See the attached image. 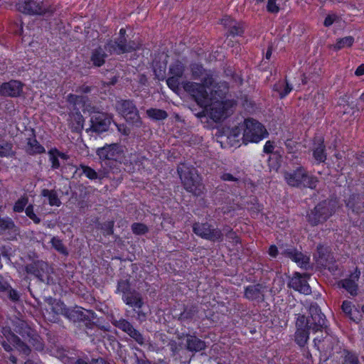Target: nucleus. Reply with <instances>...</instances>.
Here are the masks:
<instances>
[{
    "label": "nucleus",
    "mask_w": 364,
    "mask_h": 364,
    "mask_svg": "<svg viewBox=\"0 0 364 364\" xmlns=\"http://www.w3.org/2000/svg\"><path fill=\"white\" fill-rule=\"evenodd\" d=\"M221 23L228 28L232 36L240 35L242 33V28L240 24L230 17L225 16L221 20Z\"/></svg>",
    "instance_id": "nucleus-22"
},
{
    "label": "nucleus",
    "mask_w": 364,
    "mask_h": 364,
    "mask_svg": "<svg viewBox=\"0 0 364 364\" xmlns=\"http://www.w3.org/2000/svg\"><path fill=\"white\" fill-rule=\"evenodd\" d=\"M178 173L184 185L185 188L194 195H200L203 189L201 178L193 168L181 164L178 168Z\"/></svg>",
    "instance_id": "nucleus-4"
},
{
    "label": "nucleus",
    "mask_w": 364,
    "mask_h": 364,
    "mask_svg": "<svg viewBox=\"0 0 364 364\" xmlns=\"http://www.w3.org/2000/svg\"><path fill=\"white\" fill-rule=\"evenodd\" d=\"M137 314L139 318L141 320L144 319L146 317L145 314L141 313V311H138Z\"/></svg>",
    "instance_id": "nucleus-60"
},
{
    "label": "nucleus",
    "mask_w": 364,
    "mask_h": 364,
    "mask_svg": "<svg viewBox=\"0 0 364 364\" xmlns=\"http://www.w3.org/2000/svg\"><path fill=\"white\" fill-rule=\"evenodd\" d=\"M342 311L348 316L351 320L358 322L361 319L360 311L355 307L352 302L349 301H343L341 306Z\"/></svg>",
    "instance_id": "nucleus-20"
},
{
    "label": "nucleus",
    "mask_w": 364,
    "mask_h": 364,
    "mask_svg": "<svg viewBox=\"0 0 364 364\" xmlns=\"http://www.w3.org/2000/svg\"><path fill=\"white\" fill-rule=\"evenodd\" d=\"M292 90V86L286 81H279L274 86V90L277 92L281 98L287 96Z\"/></svg>",
    "instance_id": "nucleus-26"
},
{
    "label": "nucleus",
    "mask_w": 364,
    "mask_h": 364,
    "mask_svg": "<svg viewBox=\"0 0 364 364\" xmlns=\"http://www.w3.org/2000/svg\"><path fill=\"white\" fill-rule=\"evenodd\" d=\"M7 289L9 290V296L11 299L16 301L18 299V294L15 290L11 289H9V288Z\"/></svg>",
    "instance_id": "nucleus-53"
},
{
    "label": "nucleus",
    "mask_w": 364,
    "mask_h": 364,
    "mask_svg": "<svg viewBox=\"0 0 364 364\" xmlns=\"http://www.w3.org/2000/svg\"><path fill=\"white\" fill-rule=\"evenodd\" d=\"M23 91V84L17 80H11L0 87V94L9 97H18Z\"/></svg>",
    "instance_id": "nucleus-15"
},
{
    "label": "nucleus",
    "mask_w": 364,
    "mask_h": 364,
    "mask_svg": "<svg viewBox=\"0 0 364 364\" xmlns=\"http://www.w3.org/2000/svg\"><path fill=\"white\" fill-rule=\"evenodd\" d=\"M117 326L127 332L132 338L140 344L144 343V338L139 332L135 330L133 326L125 320H120L117 322Z\"/></svg>",
    "instance_id": "nucleus-19"
},
{
    "label": "nucleus",
    "mask_w": 364,
    "mask_h": 364,
    "mask_svg": "<svg viewBox=\"0 0 364 364\" xmlns=\"http://www.w3.org/2000/svg\"><path fill=\"white\" fill-rule=\"evenodd\" d=\"M112 118L106 114L100 113L92 117L91 128L95 132H104L108 130Z\"/></svg>",
    "instance_id": "nucleus-13"
},
{
    "label": "nucleus",
    "mask_w": 364,
    "mask_h": 364,
    "mask_svg": "<svg viewBox=\"0 0 364 364\" xmlns=\"http://www.w3.org/2000/svg\"><path fill=\"white\" fill-rule=\"evenodd\" d=\"M284 178L287 183L291 186H304L314 188L317 183L316 178L306 174L302 168H299L293 172L287 173Z\"/></svg>",
    "instance_id": "nucleus-6"
},
{
    "label": "nucleus",
    "mask_w": 364,
    "mask_h": 364,
    "mask_svg": "<svg viewBox=\"0 0 364 364\" xmlns=\"http://www.w3.org/2000/svg\"><path fill=\"white\" fill-rule=\"evenodd\" d=\"M4 334L6 336L8 342L12 344L13 346L18 350L25 355H28L29 353V348L14 333H11L8 330H4Z\"/></svg>",
    "instance_id": "nucleus-18"
},
{
    "label": "nucleus",
    "mask_w": 364,
    "mask_h": 364,
    "mask_svg": "<svg viewBox=\"0 0 364 364\" xmlns=\"http://www.w3.org/2000/svg\"><path fill=\"white\" fill-rule=\"evenodd\" d=\"M354 43V38L352 36H346L336 40V43L331 46V48L335 50H339L350 48Z\"/></svg>",
    "instance_id": "nucleus-25"
},
{
    "label": "nucleus",
    "mask_w": 364,
    "mask_h": 364,
    "mask_svg": "<svg viewBox=\"0 0 364 364\" xmlns=\"http://www.w3.org/2000/svg\"><path fill=\"white\" fill-rule=\"evenodd\" d=\"M192 73L194 78L200 79L203 84L191 82L181 83L180 77L171 75L166 80L167 85L176 93L179 92L181 87L195 99L203 109L201 112L196 114L198 117H209L214 122L225 119L232 112L235 105L232 100L225 98L227 85H222L223 90L219 89L220 86L213 85V75L210 71L204 70L200 65H194Z\"/></svg>",
    "instance_id": "nucleus-1"
},
{
    "label": "nucleus",
    "mask_w": 364,
    "mask_h": 364,
    "mask_svg": "<svg viewBox=\"0 0 364 364\" xmlns=\"http://www.w3.org/2000/svg\"><path fill=\"white\" fill-rule=\"evenodd\" d=\"M26 215L31 219L35 223L40 222V218L33 213V208L32 205H29L26 208Z\"/></svg>",
    "instance_id": "nucleus-43"
},
{
    "label": "nucleus",
    "mask_w": 364,
    "mask_h": 364,
    "mask_svg": "<svg viewBox=\"0 0 364 364\" xmlns=\"http://www.w3.org/2000/svg\"><path fill=\"white\" fill-rule=\"evenodd\" d=\"M117 290L123 293L122 299L127 305L139 309L141 307L143 303L141 296L139 294L129 291V284L127 282H119Z\"/></svg>",
    "instance_id": "nucleus-8"
},
{
    "label": "nucleus",
    "mask_w": 364,
    "mask_h": 364,
    "mask_svg": "<svg viewBox=\"0 0 364 364\" xmlns=\"http://www.w3.org/2000/svg\"><path fill=\"white\" fill-rule=\"evenodd\" d=\"M222 179L223 181H233L237 180V178L236 177H235L233 175L228 173H223L222 176Z\"/></svg>",
    "instance_id": "nucleus-52"
},
{
    "label": "nucleus",
    "mask_w": 364,
    "mask_h": 364,
    "mask_svg": "<svg viewBox=\"0 0 364 364\" xmlns=\"http://www.w3.org/2000/svg\"><path fill=\"white\" fill-rule=\"evenodd\" d=\"M97 154L102 162L107 161H122L124 148L117 144H107L97 150Z\"/></svg>",
    "instance_id": "nucleus-7"
},
{
    "label": "nucleus",
    "mask_w": 364,
    "mask_h": 364,
    "mask_svg": "<svg viewBox=\"0 0 364 364\" xmlns=\"http://www.w3.org/2000/svg\"><path fill=\"white\" fill-rule=\"evenodd\" d=\"M77 364H88V363L82 359H79L77 360Z\"/></svg>",
    "instance_id": "nucleus-61"
},
{
    "label": "nucleus",
    "mask_w": 364,
    "mask_h": 364,
    "mask_svg": "<svg viewBox=\"0 0 364 364\" xmlns=\"http://www.w3.org/2000/svg\"><path fill=\"white\" fill-rule=\"evenodd\" d=\"M311 318L307 319L304 315H298L296 321V331L295 341L300 346L306 344L309 339V330L314 332L321 331L326 326L325 316L317 305L310 307Z\"/></svg>",
    "instance_id": "nucleus-3"
},
{
    "label": "nucleus",
    "mask_w": 364,
    "mask_h": 364,
    "mask_svg": "<svg viewBox=\"0 0 364 364\" xmlns=\"http://www.w3.org/2000/svg\"><path fill=\"white\" fill-rule=\"evenodd\" d=\"M117 129L119 132H121L122 134H124V135H127L129 134V130L127 129V127H125L124 125L123 124H117Z\"/></svg>",
    "instance_id": "nucleus-54"
},
{
    "label": "nucleus",
    "mask_w": 364,
    "mask_h": 364,
    "mask_svg": "<svg viewBox=\"0 0 364 364\" xmlns=\"http://www.w3.org/2000/svg\"><path fill=\"white\" fill-rule=\"evenodd\" d=\"M267 291V289L262 285H251L245 289V295L248 299L259 301L264 299Z\"/></svg>",
    "instance_id": "nucleus-16"
},
{
    "label": "nucleus",
    "mask_w": 364,
    "mask_h": 364,
    "mask_svg": "<svg viewBox=\"0 0 364 364\" xmlns=\"http://www.w3.org/2000/svg\"><path fill=\"white\" fill-rule=\"evenodd\" d=\"M119 34L121 35L122 37H123L124 35L125 34V30L124 28H121L119 31Z\"/></svg>",
    "instance_id": "nucleus-63"
},
{
    "label": "nucleus",
    "mask_w": 364,
    "mask_h": 364,
    "mask_svg": "<svg viewBox=\"0 0 364 364\" xmlns=\"http://www.w3.org/2000/svg\"><path fill=\"white\" fill-rule=\"evenodd\" d=\"M187 348L191 351H200L205 348V343L193 336H188L186 338Z\"/></svg>",
    "instance_id": "nucleus-23"
},
{
    "label": "nucleus",
    "mask_w": 364,
    "mask_h": 364,
    "mask_svg": "<svg viewBox=\"0 0 364 364\" xmlns=\"http://www.w3.org/2000/svg\"><path fill=\"white\" fill-rule=\"evenodd\" d=\"M360 275V272L356 268L348 278L341 280L339 282V285L345 289L350 295L355 296L358 293V286L357 282L358 281Z\"/></svg>",
    "instance_id": "nucleus-14"
},
{
    "label": "nucleus",
    "mask_w": 364,
    "mask_h": 364,
    "mask_svg": "<svg viewBox=\"0 0 364 364\" xmlns=\"http://www.w3.org/2000/svg\"><path fill=\"white\" fill-rule=\"evenodd\" d=\"M0 227L2 230L11 229L14 227V223L9 218L1 219L0 220Z\"/></svg>",
    "instance_id": "nucleus-46"
},
{
    "label": "nucleus",
    "mask_w": 364,
    "mask_h": 364,
    "mask_svg": "<svg viewBox=\"0 0 364 364\" xmlns=\"http://www.w3.org/2000/svg\"><path fill=\"white\" fill-rule=\"evenodd\" d=\"M338 19V16L336 14H329L328 15L324 21V26L328 27L331 26L334 22H336Z\"/></svg>",
    "instance_id": "nucleus-47"
},
{
    "label": "nucleus",
    "mask_w": 364,
    "mask_h": 364,
    "mask_svg": "<svg viewBox=\"0 0 364 364\" xmlns=\"http://www.w3.org/2000/svg\"><path fill=\"white\" fill-rule=\"evenodd\" d=\"M13 155L14 151L12 144L0 139V156L9 157Z\"/></svg>",
    "instance_id": "nucleus-29"
},
{
    "label": "nucleus",
    "mask_w": 364,
    "mask_h": 364,
    "mask_svg": "<svg viewBox=\"0 0 364 364\" xmlns=\"http://www.w3.org/2000/svg\"><path fill=\"white\" fill-rule=\"evenodd\" d=\"M132 49V47L127 48L123 40H121L119 43H117L116 47L114 48V51L117 53H123L125 52L130 51Z\"/></svg>",
    "instance_id": "nucleus-41"
},
{
    "label": "nucleus",
    "mask_w": 364,
    "mask_h": 364,
    "mask_svg": "<svg viewBox=\"0 0 364 364\" xmlns=\"http://www.w3.org/2000/svg\"><path fill=\"white\" fill-rule=\"evenodd\" d=\"M75 119H76V122H77V125L75 127V129H80V128H82L83 127V118H82V116L79 113H76L75 115H74Z\"/></svg>",
    "instance_id": "nucleus-51"
},
{
    "label": "nucleus",
    "mask_w": 364,
    "mask_h": 364,
    "mask_svg": "<svg viewBox=\"0 0 364 364\" xmlns=\"http://www.w3.org/2000/svg\"><path fill=\"white\" fill-rule=\"evenodd\" d=\"M36 350H42L43 344L41 341L40 337L33 333H28V340H26Z\"/></svg>",
    "instance_id": "nucleus-31"
},
{
    "label": "nucleus",
    "mask_w": 364,
    "mask_h": 364,
    "mask_svg": "<svg viewBox=\"0 0 364 364\" xmlns=\"http://www.w3.org/2000/svg\"><path fill=\"white\" fill-rule=\"evenodd\" d=\"M358 197L353 196L346 203L347 207L352 209L353 211L358 212L360 210V203L358 202Z\"/></svg>",
    "instance_id": "nucleus-38"
},
{
    "label": "nucleus",
    "mask_w": 364,
    "mask_h": 364,
    "mask_svg": "<svg viewBox=\"0 0 364 364\" xmlns=\"http://www.w3.org/2000/svg\"><path fill=\"white\" fill-rule=\"evenodd\" d=\"M148 116L154 119H163L167 116L165 111L157 109H150L146 111Z\"/></svg>",
    "instance_id": "nucleus-33"
},
{
    "label": "nucleus",
    "mask_w": 364,
    "mask_h": 364,
    "mask_svg": "<svg viewBox=\"0 0 364 364\" xmlns=\"http://www.w3.org/2000/svg\"><path fill=\"white\" fill-rule=\"evenodd\" d=\"M132 230L136 234H143L146 232V227L141 223H134L132 225Z\"/></svg>",
    "instance_id": "nucleus-45"
},
{
    "label": "nucleus",
    "mask_w": 364,
    "mask_h": 364,
    "mask_svg": "<svg viewBox=\"0 0 364 364\" xmlns=\"http://www.w3.org/2000/svg\"><path fill=\"white\" fill-rule=\"evenodd\" d=\"M274 149V142L272 141H266L265 144L264 145L263 151L264 153L270 154V153H272Z\"/></svg>",
    "instance_id": "nucleus-50"
},
{
    "label": "nucleus",
    "mask_w": 364,
    "mask_h": 364,
    "mask_svg": "<svg viewBox=\"0 0 364 364\" xmlns=\"http://www.w3.org/2000/svg\"><path fill=\"white\" fill-rule=\"evenodd\" d=\"M313 156L317 163L324 162L326 159V154L324 150L323 139H318L314 143L313 149Z\"/></svg>",
    "instance_id": "nucleus-21"
},
{
    "label": "nucleus",
    "mask_w": 364,
    "mask_h": 364,
    "mask_svg": "<svg viewBox=\"0 0 364 364\" xmlns=\"http://www.w3.org/2000/svg\"><path fill=\"white\" fill-rule=\"evenodd\" d=\"M117 109L127 121L134 122L139 118L136 108L131 101L124 100L118 102Z\"/></svg>",
    "instance_id": "nucleus-12"
},
{
    "label": "nucleus",
    "mask_w": 364,
    "mask_h": 364,
    "mask_svg": "<svg viewBox=\"0 0 364 364\" xmlns=\"http://www.w3.org/2000/svg\"><path fill=\"white\" fill-rule=\"evenodd\" d=\"M269 254L271 257H275L277 255V248L275 245H272L269 248Z\"/></svg>",
    "instance_id": "nucleus-56"
},
{
    "label": "nucleus",
    "mask_w": 364,
    "mask_h": 364,
    "mask_svg": "<svg viewBox=\"0 0 364 364\" xmlns=\"http://www.w3.org/2000/svg\"><path fill=\"white\" fill-rule=\"evenodd\" d=\"M27 203V198L21 197L15 203L14 205V210L15 212H22Z\"/></svg>",
    "instance_id": "nucleus-39"
},
{
    "label": "nucleus",
    "mask_w": 364,
    "mask_h": 364,
    "mask_svg": "<svg viewBox=\"0 0 364 364\" xmlns=\"http://www.w3.org/2000/svg\"><path fill=\"white\" fill-rule=\"evenodd\" d=\"M68 100L70 103L73 104L75 106H77V109L82 108L84 107L85 97L83 96L70 95L68 97Z\"/></svg>",
    "instance_id": "nucleus-34"
},
{
    "label": "nucleus",
    "mask_w": 364,
    "mask_h": 364,
    "mask_svg": "<svg viewBox=\"0 0 364 364\" xmlns=\"http://www.w3.org/2000/svg\"><path fill=\"white\" fill-rule=\"evenodd\" d=\"M355 75L357 76H361L364 75V64L360 65L355 71Z\"/></svg>",
    "instance_id": "nucleus-57"
},
{
    "label": "nucleus",
    "mask_w": 364,
    "mask_h": 364,
    "mask_svg": "<svg viewBox=\"0 0 364 364\" xmlns=\"http://www.w3.org/2000/svg\"><path fill=\"white\" fill-rule=\"evenodd\" d=\"M51 243H52V245L53 247L56 250H58V252H60V253L62 254H67V252H66V250L65 248L64 247L62 242L60 240L56 238V237H53L52 240H51Z\"/></svg>",
    "instance_id": "nucleus-40"
},
{
    "label": "nucleus",
    "mask_w": 364,
    "mask_h": 364,
    "mask_svg": "<svg viewBox=\"0 0 364 364\" xmlns=\"http://www.w3.org/2000/svg\"><path fill=\"white\" fill-rule=\"evenodd\" d=\"M42 196L48 198L50 205L59 206L60 205V201L54 191L44 189L42 191Z\"/></svg>",
    "instance_id": "nucleus-30"
},
{
    "label": "nucleus",
    "mask_w": 364,
    "mask_h": 364,
    "mask_svg": "<svg viewBox=\"0 0 364 364\" xmlns=\"http://www.w3.org/2000/svg\"><path fill=\"white\" fill-rule=\"evenodd\" d=\"M307 277L308 276L306 274H301L296 272L290 279L289 286L300 293L309 294L311 288L307 283Z\"/></svg>",
    "instance_id": "nucleus-10"
},
{
    "label": "nucleus",
    "mask_w": 364,
    "mask_h": 364,
    "mask_svg": "<svg viewBox=\"0 0 364 364\" xmlns=\"http://www.w3.org/2000/svg\"><path fill=\"white\" fill-rule=\"evenodd\" d=\"M289 257L301 267H306L309 263V257L304 256L301 252L291 251L288 252Z\"/></svg>",
    "instance_id": "nucleus-27"
},
{
    "label": "nucleus",
    "mask_w": 364,
    "mask_h": 364,
    "mask_svg": "<svg viewBox=\"0 0 364 364\" xmlns=\"http://www.w3.org/2000/svg\"><path fill=\"white\" fill-rule=\"evenodd\" d=\"M91 364H109L107 362H105L103 359H96L93 360Z\"/></svg>",
    "instance_id": "nucleus-59"
},
{
    "label": "nucleus",
    "mask_w": 364,
    "mask_h": 364,
    "mask_svg": "<svg viewBox=\"0 0 364 364\" xmlns=\"http://www.w3.org/2000/svg\"><path fill=\"white\" fill-rule=\"evenodd\" d=\"M335 200H325L318 204L314 210L309 215V221L312 225L325 221L336 210Z\"/></svg>",
    "instance_id": "nucleus-5"
},
{
    "label": "nucleus",
    "mask_w": 364,
    "mask_h": 364,
    "mask_svg": "<svg viewBox=\"0 0 364 364\" xmlns=\"http://www.w3.org/2000/svg\"><path fill=\"white\" fill-rule=\"evenodd\" d=\"M82 168L83 173L87 178H89L90 179H95V178H97V172L94 169H92V168L88 167V166H82Z\"/></svg>",
    "instance_id": "nucleus-42"
},
{
    "label": "nucleus",
    "mask_w": 364,
    "mask_h": 364,
    "mask_svg": "<svg viewBox=\"0 0 364 364\" xmlns=\"http://www.w3.org/2000/svg\"><path fill=\"white\" fill-rule=\"evenodd\" d=\"M326 250V248L323 245H319L318 247V252L321 257H322L323 256V252Z\"/></svg>",
    "instance_id": "nucleus-58"
},
{
    "label": "nucleus",
    "mask_w": 364,
    "mask_h": 364,
    "mask_svg": "<svg viewBox=\"0 0 364 364\" xmlns=\"http://www.w3.org/2000/svg\"><path fill=\"white\" fill-rule=\"evenodd\" d=\"M58 309H54L58 314H61L73 321L82 320L87 316V311L83 310L82 308L75 307L73 309H69L65 307L63 303L60 301L56 303Z\"/></svg>",
    "instance_id": "nucleus-9"
},
{
    "label": "nucleus",
    "mask_w": 364,
    "mask_h": 364,
    "mask_svg": "<svg viewBox=\"0 0 364 364\" xmlns=\"http://www.w3.org/2000/svg\"><path fill=\"white\" fill-rule=\"evenodd\" d=\"M277 0H267V9L271 13H277L279 10V6L276 3Z\"/></svg>",
    "instance_id": "nucleus-44"
},
{
    "label": "nucleus",
    "mask_w": 364,
    "mask_h": 364,
    "mask_svg": "<svg viewBox=\"0 0 364 364\" xmlns=\"http://www.w3.org/2000/svg\"><path fill=\"white\" fill-rule=\"evenodd\" d=\"M281 157L273 154L269 159V166L270 170L277 171L280 167Z\"/></svg>",
    "instance_id": "nucleus-36"
},
{
    "label": "nucleus",
    "mask_w": 364,
    "mask_h": 364,
    "mask_svg": "<svg viewBox=\"0 0 364 364\" xmlns=\"http://www.w3.org/2000/svg\"><path fill=\"white\" fill-rule=\"evenodd\" d=\"M17 7L19 11L26 14H41L43 13L41 4L33 0L19 2Z\"/></svg>",
    "instance_id": "nucleus-17"
},
{
    "label": "nucleus",
    "mask_w": 364,
    "mask_h": 364,
    "mask_svg": "<svg viewBox=\"0 0 364 364\" xmlns=\"http://www.w3.org/2000/svg\"><path fill=\"white\" fill-rule=\"evenodd\" d=\"M341 102H340L338 105L339 109L338 111L342 112L343 114L349 113L352 108L350 107L349 105H343V102H346L345 99H341Z\"/></svg>",
    "instance_id": "nucleus-48"
},
{
    "label": "nucleus",
    "mask_w": 364,
    "mask_h": 364,
    "mask_svg": "<svg viewBox=\"0 0 364 364\" xmlns=\"http://www.w3.org/2000/svg\"><path fill=\"white\" fill-rule=\"evenodd\" d=\"M183 73V65L180 62H176L170 67V74L181 77Z\"/></svg>",
    "instance_id": "nucleus-35"
},
{
    "label": "nucleus",
    "mask_w": 364,
    "mask_h": 364,
    "mask_svg": "<svg viewBox=\"0 0 364 364\" xmlns=\"http://www.w3.org/2000/svg\"><path fill=\"white\" fill-rule=\"evenodd\" d=\"M27 149L31 154H41L45 151V149L42 146L35 138L28 139L27 143Z\"/></svg>",
    "instance_id": "nucleus-28"
},
{
    "label": "nucleus",
    "mask_w": 364,
    "mask_h": 364,
    "mask_svg": "<svg viewBox=\"0 0 364 364\" xmlns=\"http://www.w3.org/2000/svg\"><path fill=\"white\" fill-rule=\"evenodd\" d=\"M9 285L6 282H5L3 278L0 276V291H4L7 290Z\"/></svg>",
    "instance_id": "nucleus-55"
},
{
    "label": "nucleus",
    "mask_w": 364,
    "mask_h": 364,
    "mask_svg": "<svg viewBox=\"0 0 364 364\" xmlns=\"http://www.w3.org/2000/svg\"><path fill=\"white\" fill-rule=\"evenodd\" d=\"M268 132L263 124L252 119H246L243 124L232 128H226L218 136V141L223 146H240L241 143H258L267 137Z\"/></svg>",
    "instance_id": "nucleus-2"
},
{
    "label": "nucleus",
    "mask_w": 364,
    "mask_h": 364,
    "mask_svg": "<svg viewBox=\"0 0 364 364\" xmlns=\"http://www.w3.org/2000/svg\"><path fill=\"white\" fill-rule=\"evenodd\" d=\"M271 55H272L271 50H267V53H266V58H267V59H269V58H270Z\"/></svg>",
    "instance_id": "nucleus-62"
},
{
    "label": "nucleus",
    "mask_w": 364,
    "mask_h": 364,
    "mask_svg": "<svg viewBox=\"0 0 364 364\" xmlns=\"http://www.w3.org/2000/svg\"><path fill=\"white\" fill-rule=\"evenodd\" d=\"M50 161L53 168H58L60 163L58 159L60 158L63 160L68 159V155L65 153L59 151L57 149H52L48 151Z\"/></svg>",
    "instance_id": "nucleus-24"
},
{
    "label": "nucleus",
    "mask_w": 364,
    "mask_h": 364,
    "mask_svg": "<svg viewBox=\"0 0 364 364\" xmlns=\"http://www.w3.org/2000/svg\"><path fill=\"white\" fill-rule=\"evenodd\" d=\"M153 68L156 77L160 80H164L166 74V63H162L159 65V68H157V64L154 63Z\"/></svg>",
    "instance_id": "nucleus-32"
},
{
    "label": "nucleus",
    "mask_w": 364,
    "mask_h": 364,
    "mask_svg": "<svg viewBox=\"0 0 364 364\" xmlns=\"http://www.w3.org/2000/svg\"><path fill=\"white\" fill-rule=\"evenodd\" d=\"M194 232L203 238L210 240H217L220 238L221 232L217 229H212L208 224H195L193 226Z\"/></svg>",
    "instance_id": "nucleus-11"
},
{
    "label": "nucleus",
    "mask_w": 364,
    "mask_h": 364,
    "mask_svg": "<svg viewBox=\"0 0 364 364\" xmlns=\"http://www.w3.org/2000/svg\"><path fill=\"white\" fill-rule=\"evenodd\" d=\"M345 364H358V358L353 354L348 353L345 358Z\"/></svg>",
    "instance_id": "nucleus-49"
},
{
    "label": "nucleus",
    "mask_w": 364,
    "mask_h": 364,
    "mask_svg": "<svg viewBox=\"0 0 364 364\" xmlns=\"http://www.w3.org/2000/svg\"><path fill=\"white\" fill-rule=\"evenodd\" d=\"M105 55L101 50H96L92 55V60L97 66H100L104 63Z\"/></svg>",
    "instance_id": "nucleus-37"
},
{
    "label": "nucleus",
    "mask_w": 364,
    "mask_h": 364,
    "mask_svg": "<svg viewBox=\"0 0 364 364\" xmlns=\"http://www.w3.org/2000/svg\"><path fill=\"white\" fill-rule=\"evenodd\" d=\"M306 82H307L306 77L304 75H303L302 78H301V83L305 84Z\"/></svg>",
    "instance_id": "nucleus-64"
}]
</instances>
